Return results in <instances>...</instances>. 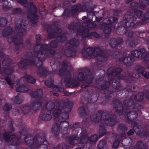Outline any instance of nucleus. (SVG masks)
I'll return each instance as SVG.
<instances>
[{
  "label": "nucleus",
  "mask_w": 149,
  "mask_h": 149,
  "mask_svg": "<svg viewBox=\"0 0 149 149\" xmlns=\"http://www.w3.org/2000/svg\"><path fill=\"white\" fill-rule=\"evenodd\" d=\"M28 23V21L23 19L19 24H16L14 28V31L16 35L9 37L13 32L12 28L10 26L5 28L3 30V35L5 37L8 38V41L10 43L14 42L16 45V48L17 50V47L22 43V39L21 37L25 35L26 34V29Z\"/></svg>",
  "instance_id": "1"
},
{
  "label": "nucleus",
  "mask_w": 149,
  "mask_h": 149,
  "mask_svg": "<svg viewBox=\"0 0 149 149\" xmlns=\"http://www.w3.org/2000/svg\"><path fill=\"white\" fill-rule=\"evenodd\" d=\"M35 52L32 51L28 52L26 54H24V56H23V58L25 61H21L18 64V66L21 69H25L28 65H35L38 68L37 71V74L41 77L43 75L46 74L47 72V70L42 66V61L38 60L37 57L35 55Z\"/></svg>",
  "instance_id": "2"
},
{
  "label": "nucleus",
  "mask_w": 149,
  "mask_h": 149,
  "mask_svg": "<svg viewBox=\"0 0 149 149\" xmlns=\"http://www.w3.org/2000/svg\"><path fill=\"white\" fill-rule=\"evenodd\" d=\"M91 119L95 123H97L103 120L106 125L110 126H113L117 123L116 114L108 113L106 111L102 110L99 111L93 115Z\"/></svg>",
  "instance_id": "3"
},
{
  "label": "nucleus",
  "mask_w": 149,
  "mask_h": 149,
  "mask_svg": "<svg viewBox=\"0 0 149 149\" xmlns=\"http://www.w3.org/2000/svg\"><path fill=\"white\" fill-rule=\"evenodd\" d=\"M125 19L119 23L121 26L117 27L118 30L120 31L123 30L122 31L123 34L125 33L127 31V28L134 26L136 27L137 26L141 25L142 24V23L140 22H138L136 24L133 22L136 20V18L133 12H127L125 15Z\"/></svg>",
  "instance_id": "4"
},
{
  "label": "nucleus",
  "mask_w": 149,
  "mask_h": 149,
  "mask_svg": "<svg viewBox=\"0 0 149 149\" xmlns=\"http://www.w3.org/2000/svg\"><path fill=\"white\" fill-rule=\"evenodd\" d=\"M35 53H36L37 57H38V60L39 61H42L45 60L48 55L47 54V51L52 55L55 54L54 50L50 49L47 44H42V45H37L34 47Z\"/></svg>",
  "instance_id": "5"
},
{
  "label": "nucleus",
  "mask_w": 149,
  "mask_h": 149,
  "mask_svg": "<svg viewBox=\"0 0 149 149\" xmlns=\"http://www.w3.org/2000/svg\"><path fill=\"white\" fill-rule=\"evenodd\" d=\"M122 71V69L120 68L113 69L111 70L112 74H109L108 76V79L110 80L113 79L114 75H115L114 79L113 80L112 84L114 88L118 89L120 91L123 89L120 79H123L124 78V76L120 74Z\"/></svg>",
  "instance_id": "6"
},
{
  "label": "nucleus",
  "mask_w": 149,
  "mask_h": 149,
  "mask_svg": "<svg viewBox=\"0 0 149 149\" xmlns=\"http://www.w3.org/2000/svg\"><path fill=\"white\" fill-rule=\"evenodd\" d=\"M30 94L31 97L35 99L33 102L34 104H33V107L36 109L41 107L44 100L42 97V90L41 89H38L36 92L31 93Z\"/></svg>",
  "instance_id": "7"
},
{
  "label": "nucleus",
  "mask_w": 149,
  "mask_h": 149,
  "mask_svg": "<svg viewBox=\"0 0 149 149\" xmlns=\"http://www.w3.org/2000/svg\"><path fill=\"white\" fill-rule=\"evenodd\" d=\"M84 73L82 72H79L77 75V78L79 80L83 81L86 79V82L88 84L92 83L94 77L93 72L89 68H85L84 71Z\"/></svg>",
  "instance_id": "8"
},
{
  "label": "nucleus",
  "mask_w": 149,
  "mask_h": 149,
  "mask_svg": "<svg viewBox=\"0 0 149 149\" xmlns=\"http://www.w3.org/2000/svg\"><path fill=\"white\" fill-rule=\"evenodd\" d=\"M77 34L79 35H81L83 38H87L88 39L91 38V36L98 38L100 36L99 34L96 32H89V29L88 28H85L81 25L77 27Z\"/></svg>",
  "instance_id": "9"
},
{
  "label": "nucleus",
  "mask_w": 149,
  "mask_h": 149,
  "mask_svg": "<svg viewBox=\"0 0 149 149\" xmlns=\"http://www.w3.org/2000/svg\"><path fill=\"white\" fill-rule=\"evenodd\" d=\"M67 62L66 61H64L63 62L58 74L60 75L65 76V84L66 86H69L70 85L71 76L69 71H65L67 66Z\"/></svg>",
  "instance_id": "10"
},
{
  "label": "nucleus",
  "mask_w": 149,
  "mask_h": 149,
  "mask_svg": "<svg viewBox=\"0 0 149 149\" xmlns=\"http://www.w3.org/2000/svg\"><path fill=\"white\" fill-rule=\"evenodd\" d=\"M58 25L57 22L55 21L47 28V31L50 32L48 36V39H51L54 38L58 33L61 32V29L57 27Z\"/></svg>",
  "instance_id": "11"
},
{
  "label": "nucleus",
  "mask_w": 149,
  "mask_h": 149,
  "mask_svg": "<svg viewBox=\"0 0 149 149\" xmlns=\"http://www.w3.org/2000/svg\"><path fill=\"white\" fill-rule=\"evenodd\" d=\"M18 2L24 7H29V8L27 12L28 13H34L37 12L36 7L33 2H28L27 0H18Z\"/></svg>",
  "instance_id": "12"
},
{
  "label": "nucleus",
  "mask_w": 149,
  "mask_h": 149,
  "mask_svg": "<svg viewBox=\"0 0 149 149\" xmlns=\"http://www.w3.org/2000/svg\"><path fill=\"white\" fill-rule=\"evenodd\" d=\"M113 106L118 114H122L124 111V107L120 100L118 99L114 100L113 102Z\"/></svg>",
  "instance_id": "13"
},
{
  "label": "nucleus",
  "mask_w": 149,
  "mask_h": 149,
  "mask_svg": "<svg viewBox=\"0 0 149 149\" xmlns=\"http://www.w3.org/2000/svg\"><path fill=\"white\" fill-rule=\"evenodd\" d=\"M35 147L41 144L45 140V134L44 132H41L36 135L34 137Z\"/></svg>",
  "instance_id": "14"
},
{
  "label": "nucleus",
  "mask_w": 149,
  "mask_h": 149,
  "mask_svg": "<svg viewBox=\"0 0 149 149\" xmlns=\"http://www.w3.org/2000/svg\"><path fill=\"white\" fill-rule=\"evenodd\" d=\"M96 82L99 85L101 86L102 89H105L109 87L110 82L109 81H106V78L104 77H98L96 79Z\"/></svg>",
  "instance_id": "15"
},
{
  "label": "nucleus",
  "mask_w": 149,
  "mask_h": 149,
  "mask_svg": "<svg viewBox=\"0 0 149 149\" xmlns=\"http://www.w3.org/2000/svg\"><path fill=\"white\" fill-rule=\"evenodd\" d=\"M123 39L121 38H111L109 40V42L111 48H116L123 42Z\"/></svg>",
  "instance_id": "16"
},
{
  "label": "nucleus",
  "mask_w": 149,
  "mask_h": 149,
  "mask_svg": "<svg viewBox=\"0 0 149 149\" xmlns=\"http://www.w3.org/2000/svg\"><path fill=\"white\" fill-rule=\"evenodd\" d=\"M45 85L47 86L48 87L52 89L55 91L63 92L64 91L63 88H59L56 86L53 83V81L51 79L45 81Z\"/></svg>",
  "instance_id": "17"
},
{
  "label": "nucleus",
  "mask_w": 149,
  "mask_h": 149,
  "mask_svg": "<svg viewBox=\"0 0 149 149\" xmlns=\"http://www.w3.org/2000/svg\"><path fill=\"white\" fill-rule=\"evenodd\" d=\"M64 107L62 106V103L58 102L56 105L53 111L54 116L57 118L64 111Z\"/></svg>",
  "instance_id": "18"
},
{
  "label": "nucleus",
  "mask_w": 149,
  "mask_h": 149,
  "mask_svg": "<svg viewBox=\"0 0 149 149\" xmlns=\"http://www.w3.org/2000/svg\"><path fill=\"white\" fill-rule=\"evenodd\" d=\"M59 102L62 103V106L64 107V111L66 112H69L71 111L73 104L72 101L68 100H61Z\"/></svg>",
  "instance_id": "19"
},
{
  "label": "nucleus",
  "mask_w": 149,
  "mask_h": 149,
  "mask_svg": "<svg viewBox=\"0 0 149 149\" xmlns=\"http://www.w3.org/2000/svg\"><path fill=\"white\" fill-rule=\"evenodd\" d=\"M57 120L59 122L61 123L65 122L66 124V127L69 125V123L68 122L66 121V120L69 118V114L66 112L64 111L62 113H61L58 117H57Z\"/></svg>",
  "instance_id": "20"
},
{
  "label": "nucleus",
  "mask_w": 149,
  "mask_h": 149,
  "mask_svg": "<svg viewBox=\"0 0 149 149\" xmlns=\"http://www.w3.org/2000/svg\"><path fill=\"white\" fill-rule=\"evenodd\" d=\"M34 104V103L31 104L30 105H26L23 106L20 109V110H22V112L24 114H27L29 113L32 109L34 110V111H36L38 108L35 109L33 104Z\"/></svg>",
  "instance_id": "21"
},
{
  "label": "nucleus",
  "mask_w": 149,
  "mask_h": 149,
  "mask_svg": "<svg viewBox=\"0 0 149 149\" xmlns=\"http://www.w3.org/2000/svg\"><path fill=\"white\" fill-rule=\"evenodd\" d=\"M119 61H122L127 66H130L132 63L134 61V58L131 56L124 57L122 56V58H120Z\"/></svg>",
  "instance_id": "22"
},
{
  "label": "nucleus",
  "mask_w": 149,
  "mask_h": 149,
  "mask_svg": "<svg viewBox=\"0 0 149 149\" xmlns=\"http://www.w3.org/2000/svg\"><path fill=\"white\" fill-rule=\"evenodd\" d=\"M22 79L23 82L25 83V84H26L27 82L34 84L36 81V79L35 78L27 73L24 74V77Z\"/></svg>",
  "instance_id": "23"
},
{
  "label": "nucleus",
  "mask_w": 149,
  "mask_h": 149,
  "mask_svg": "<svg viewBox=\"0 0 149 149\" xmlns=\"http://www.w3.org/2000/svg\"><path fill=\"white\" fill-rule=\"evenodd\" d=\"M127 130L128 127L125 124L123 123L118 124L117 127V130L120 134L121 135H124Z\"/></svg>",
  "instance_id": "24"
},
{
  "label": "nucleus",
  "mask_w": 149,
  "mask_h": 149,
  "mask_svg": "<svg viewBox=\"0 0 149 149\" xmlns=\"http://www.w3.org/2000/svg\"><path fill=\"white\" fill-rule=\"evenodd\" d=\"M41 116L42 119L44 121L50 120L52 118V115L50 111L46 110L43 111Z\"/></svg>",
  "instance_id": "25"
},
{
  "label": "nucleus",
  "mask_w": 149,
  "mask_h": 149,
  "mask_svg": "<svg viewBox=\"0 0 149 149\" xmlns=\"http://www.w3.org/2000/svg\"><path fill=\"white\" fill-rule=\"evenodd\" d=\"M24 140L26 143L29 146H32V147H35L34 138L31 134H27L25 137Z\"/></svg>",
  "instance_id": "26"
},
{
  "label": "nucleus",
  "mask_w": 149,
  "mask_h": 149,
  "mask_svg": "<svg viewBox=\"0 0 149 149\" xmlns=\"http://www.w3.org/2000/svg\"><path fill=\"white\" fill-rule=\"evenodd\" d=\"M138 116V113L136 111L132 109L129 111L127 114V118L129 120L132 121L136 119Z\"/></svg>",
  "instance_id": "27"
},
{
  "label": "nucleus",
  "mask_w": 149,
  "mask_h": 149,
  "mask_svg": "<svg viewBox=\"0 0 149 149\" xmlns=\"http://www.w3.org/2000/svg\"><path fill=\"white\" fill-rule=\"evenodd\" d=\"M82 25H81L85 28H87L86 27L90 28H95L96 26V24L95 23L89 20H86L84 21Z\"/></svg>",
  "instance_id": "28"
},
{
  "label": "nucleus",
  "mask_w": 149,
  "mask_h": 149,
  "mask_svg": "<svg viewBox=\"0 0 149 149\" xmlns=\"http://www.w3.org/2000/svg\"><path fill=\"white\" fill-rule=\"evenodd\" d=\"M69 46L68 44H67L66 47L67 48L65 51V54L67 57H70L75 56L76 54L75 50L72 47L68 48Z\"/></svg>",
  "instance_id": "29"
},
{
  "label": "nucleus",
  "mask_w": 149,
  "mask_h": 149,
  "mask_svg": "<svg viewBox=\"0 0 149 149\" xmlns=\"http://www.w3.org/2000/svg\"><path fill=\"white\" fill-rule=\"evenodd\" d=\"M60 127V126L56 123H54L53 124L52 129V132L56 136H58L59 134Z\"/></svg>",
  "instance_id": "30"
},
{
  "label": "nucleus",
  "mask_w": 149,
  "mask_h": 149,
  "mask_svg": "<svg viewBox=\"0 0 149 149\" xmlns=\"http://www.w3.org/2000/svg\"><path fill=\"white\" fill-rule=\"evenodd\" d=\"M21 81L22 85L17 87L16 91L18 92H26L28 91L29 89L26 86L25 83L24 82L23 83V81L22 80V79L21 80Z\"/></svg>",
  "instance_id": "31"
},
{
  "label": "nucleus",
  "mask_w": 149,
  "mask_h": 149,
  "mask_svg": "<svg viewBox=\"0 0 149 149\" xmlns=\"http://www.w3.org/2000/svg\"><path fill=\"white\" fill-rule=\"evenodd\" d=\"M78 137L76 135L71 136L66 139L67 142L71 145L73 146L77 142Z\"/></svg>",
  "instance_id": "32"
},
{
  "label": "nucleus",
  "mask_w": 149,
  "mask_h": 149,
  "mask_svg": "<svg viewBox=\"0 0 149 149\" xmlns=\"http://www.w3.org/2000/svg\"><path fill=\"white\" fill-rule=\"evenodd\" d=\"M81 135L79 140V142L81 144L84 145L88 140V138L87 133L85 131H83L81 133Z\"/></svg>",
  "instance_id": "33"
},
{
  "label": "nucleus",
  "mask_w": 149,
  "mask_h": 149,
  "mask_svg": "<svg viewBox=\"0 0 149 149\" xmlns=\"http://www.w3.org/2000/svg\"><path fill=\"white\" fill-rule=\"evenodd\" d=\"M94 48H88L86 50V52H84L82 53V56L84 58H87V55L90 56L92 55H93Z\"/></svg>",
  "instance_id": "34"
},
{
  "label": "nucleus",
  "mask_w": 149,
  "mask_h": 149,
  "mask_svg": "<svg viewBox=\"0 0 149 149\" xmlns=\"http://www.w3.org/2000/svg\"><path fill=\"white\" fill-rule=\"evenodd\" d=\"M79 7L78 5H74L72 8L70 13L72 16L73 17L76 16L80 12V10L79 9Z\"/></svg>",
  "instance_id": "35"
},
{
  "label": "nucleus",
  "mask_w": 149,
  "mask_h": 149,
  "mask_svg": "<svg viewBox=\"0 0 149 149\" xmlns=\"http://www.w3.org/2000/svg\"><path fill=\"white\" fill-rule=\"evenodd\" d=\"M133 129L135 132L137 134L142 133L143 131V128L140 125L135 124L133 126Z\"/></svg>",
  "instance_id": "36"
},
{
  "label": "nucleus",
  "mask_w": 149,
  "mask_h": 149,
  "mask_svg": "<svg viewBox=\"0 0 149 149\" xmlns=\"http://www.w3.org/2000/svg\"><path fill=\"white\" fill-rule=\"evenodd\" d=\"M11 144L17 146L19 145L21 143L20 139L19 136H14L10 140Z\"/></svg>",
  "instance_id": "37"
},
{
  "label": "nucleus",
  "mask_w": 149,
  "mask_h": 149,
  "mask_svg": "<svg viewBox=\"0 0 149 149\" xmlns=\"http://www.w3.org/2000/svg\"><path fill=\"white\" fill-rule=\"evenodd\" d=\"M147 145L141 141H138L135 146L134 149H145Z\"/></svg>",
  "instance_id": "38"
},
{
  "label": "nucleus",
  "mask_w": 149,
  "mask_h": 149,
  "mask_svg": "<svg viewBox=\"0 0 149 149\" xmlns=\"http://www.w3.org/2000/svg\"><path fill=\"white\" fill-rule=\"evenodd\" d=\"M141 56L142 59L145 61H148L149 60V55L146 53V50L145 49L142 48L141 49Z\"/></svg>",
  "instance_id": "39"
},
{
  "label": "nucleus",
  "mask_w": 149,
  "mask_h": 149,
  "mask_svg": "<svg viewBox=\"0 0 149 149\" xmlns=\"http://www.w3.org/2000/svg\"><path fill=\"white\" fill-rule=\"evenodd\" d=\"M36 12L34 13H32V14L28 15L27 16L28 18L33 24L36 23L38 22L37 16L34 14Z\"/></svg>",
  "instance_id": "40"
},
{
  "label": "nucleus",
  "mask_w": 149,
  "mask_h": 149,
  "mask_svg": "<svg viewBox=\"0 0 149 149\" xmlns=\"http://www.w3.org/2000/svg\"><path fill=\"white\" fill-rule=\"evenodd\" d=\"M13 136L14 135L9 132H5L3 134V139L7 142L10 141L12 138Z\"/></svg>",
  "instance_id": "41"
},
{
  "label": "nucleus",
  "mask_w": 149,
  "mask_h": 149,
  "mask_svg": "<svg viewBox=\"0 0 149 149\" xmlns=\"http://www.w3.org/2000/svg\"><path fill=\"white\" fill-rule=\"evenodd\" d=\"M144 93L141 92L137 94L134 97V100L136 101L140 102L142 101L143 99Z\"/></svg>",
  "instance_id": "42"
},
{
  "label": "nucleus",
  "mask_w": 149,
  "mask_h": 149,
  "mask_svg": "<svg viewBox=\"0 0 149 149\" xmlns=\"http://www.w3.org/2000/svg\"><path fill=\"white\" fill-rule=\"evenodd\" d=\"M23 101V96L19 93H18L17 95L15 97L14 99V102L18 104L21 103Z\"/></svg>",
  "instance_id": "43"
},
{
  "label": "nucleus",
  "mask_w": 149,
  "mask_h": 149,
  "mask_svg": "<svg viewBox=\"0 0 149 149\" xmlns=\"http://www.w3.org/2000/svg\"><path fill=\"white\" fill-rule=\"evenodd\" d=\"M108 59V56L104 53V52L97 57L98 61L100 62H105L107 61Z\"/></svg>",
  "instance_id": "44"
},
{
  "label": "nucleus",
  "mask_w": 149,
  "mask_h": 149,
  "mask_svg": "<svg viewBox=\"0 0 149 149\" xmlns=\"http://www.w3.org/2000/svg\"><path fill=\"white\" fill-rule=\"evenodd\" d=\"M5 80L7 84L11 86L13 88V86H15L17 84V82L16 81L15 82L12 81L11 77H10L6 76Z\"/></svg>",
  "instance_id": "45"
},
{
  "label": "nucleus",
  "mask_w": 149,
  "mask_h": 149,
  "mask_svg": "<svg viewBox=\"0 0 149 149\" xmlns=\"http://www.w3.org/2000/svg\"><path fill=\"white\" fill-rule=\"evenodd\" d=\"M102 28L103 29V31L104 33L106 34H109L111 31V28L110 26L107 24H104Z\"/></svg>",
  "instance_id": "46"
},
{
  "label": "nucleus",
  "mask_w": 149,
  "mask_h": 149,
  "mask_svg": "<svg viewBox=\"0 0 149 149\" xmlns=\"http://www.w3.org/2000/svg\"><path fill=\"white\" fill-rule=\"evenodd\" d=\"M55 105L54 103L52 102H48L46 105V111H51L55 108Z\"/></svg>",
  "instance_id": "47"
},
{
  "label": "nucleus",
  "mask_w": 149,
  "mask_h": 149,
  "mask_svg": "<svg viewBox=\"0 0 149 149\" xmlns=\"http://www.w3.org/2000/svg\"><path fill=\"white\" fill-rule=\"evenodd\" d=\"M94 50L93 56L97 57L104 52L99 47H96L94 48Z\"/></svg>",
  "instance_id": "48"
},
{
  "label": "nucleus",
  "mask_w": 149,
  "mask_h": 149,
  "mask_svg": "<svg viewBox=\"0 0 149 149\" xmlns=\"http://www.w3.org/2000/svg\"><path fill=\"white\" fill-rule=\"evenodd\" d=\"M79 40L75 38H72L69 40L68 44L70 45L73 46H77L79 45Z\"/></svg>",
  "instance_id": "49"
},
{
  "label": "nucleus",
  "mask_w": 149,
  "mask_h": 149,
  "mask_svg": "<svg viewBox=\"0 0 149 149\" xmlns=\"http://www.w3.org/2000/svg\"><path fill=\"white\" fill-rule=\"evenodd\" d=\"M60 33H58L55 37H56V40L59 42H63L65 41L66 40L65 34H62L59 35Z\"/></svg>",
  "instance_id": "50"
},
{
  "label": "nucleus",
  "mask_w": 149,
  "mask_h": 149,
  "mask_svg": "<svg viewBox=\"0 0 149 149\" xmlns=\"http://www.w3.org/2000/svg\"><path fill=\"white\" fill-rule=\"evenodd\" d=\"M99 134L100 137H101L106 133V131L104 129L103 124H100L99 126Z\"/></svg>",
  "instance_id": "51"
},
{
  "label": "nucleus",
  "mask_w": 149,
  "mask_h": 149,
  "mask_svg": "<svg viewBox=\"0 0 149 149\" xmlns=\"http://www.w3.org/2000/svg\"><path fill=\"white\" fill-rule=\"evenodd\" d=\"M149 0H140V8L143 9L148 5Z\"/></svg>",
  "instance_id": "52"
},
{
  "label": "nucleus",
  "mask_w": 149,
  "mask_h": 149,
  "mask_svg": "<svg viewBox=\"0 0 149 149\" xmlns=\"http://www.w3.org/2000/svg\"><path fill=\"white\" fill-rule=\"evenodd\" d=\"M68 147L66 143H61L58 144L56 147L57 149H68Z\"/></svg>",
  "instance_id": "53"
},
{
  "label": "nucleus",
  "mask_w": 149,
  "mask_h": 149,
  "mask_svg": "<svg viewBox=\"0 0 149 149\" xmlns=\"http://www.w3.org/2000/svg\"><path fill=\"white\" fill-rule=\"evenodd\" d=\"M134 102L132 99L131 98L125 100L123 101L124 104L127 107H131L132 105Z\"/></svg>",
  "instance_id": "54"
},
{
  "label": "nucleus",
  "mask_w": 149,
  "mask_h": 149,
  "mask_svg": "<svg viewBox=\"0 0 149 149\" xmlns=\"http://www.w3.org/2000/svg\"><path fill=\"white\" fill-rule=\"evenodd\" d=\"M105 89L104 92L105 97L107 99L112 97L113 95V92L107 89V88Z\"/></svg>",
  "instance_id": "55"
},
{
  "label": "nucleus",
  "mask_w": 149,
  "mask_h": 149,
  "mask_svg": "<svg viewBox=\"0 0 149 149\" xmlns=\"http://www.w3.org/2000/svg\"><path fill=\"white\" fill-rule=\"evenodd\" d=\"M98 136L96 134L91 135L88 138V140L92 143H94L98 140Z\"/></svg>",
  "instance_id": "56"
},
{
  "label": "nucleus",
  "mask_w": 149,
  "mask_h": 149,
  "mask_svg": "<svg viewBox=\"0 0 149 149\" xmlns=\"http://www.w3.org/2000/svg\"><path fill=\"white\" fill-rule=\"evenodd\" d=\"M13 121L11 120L8 122V130L9 131V132H12L15 130V128L13 126Z\"/></svg>",
  "instance_id": "57"
},
{
  "label": "nucleus",
  "mask_w": 149,
  "mask_h": 149,
  "mask_svg": "<svg viewBox=\"0 0 149 149\" xmlns=\"http://www.w3.org/2000/svg\"><path fill=\"white\" fill-rule=\"evenodd\" d=\"M142 48L138 49V50H135L132 51V54L134 57H137L139 56L140 55H141V50Z\"/></svg>",
  "instance_id": "58"
},
{
  "label": "nucleus",
  "mask_w": 149,
  "mask_h": 149,
  "mask_svg": "<svg viewBox=\"0 0 149 149\" xmlns=\"http://www.w3.org/2000/svg\"><path fill=\"white\" fill-rule=\"evenodd\" d=\"M13 72V68H9L5 67L4 68V72L7 75H11Z\"/></svg>",
  "instance_id": "59"
},
{
  "label": "nucleus",
  "mask_w": 149,
  "mask_h": 149,
  "mask_svg": "<svg viewBox=\"0 0 149 149\" xmlns=\"http://www.w3.org/2000/svg\"><path fill=\"white\" fill-rule=\"evenodd\" d=\"M132 105L133 109L132 110H134V111H136L137 113L139 111L141 107V106L139 104L137 103H136Z\"/></svg>",
  "instance_id": "60"
},
{
  "label": "nucleus",
  "mask_w": 149,
  "mask_h": 149,
  "mask_svg": "<svg viewBox=\"0 0 149 149\" xmlns=\"http://www.w3.org/2000/svg\"><path fill=\"white\" fill-rule=\"evenodd\" d=\"M79 115L81 117L87 115L84 108L83 107H81L78 110Z\"/></svg>",
  "instance_id": "61"
},
{
  "label": "nucleus",
  "mask_w": 149,
  "mask_h": 149,
  "mask_svg": "<svg viewBox=\"0 0 149 149\" xmlns=\"http://www.w3.org/2000/svg\"><path fill=\"white\" fill-rule=\"evenodd\" d=\"M87 17L89 19H93V18H95V15L94 12L92 9H91L90 11L87 10Z\"/></svg>",
  "instance_id": "62"
},
{
  "label": "nucleus",
  "mask_w": 149,
  "mask_h": 149,
  "mask_svg": "<svg viewBox=\"0 0 149 149\" xmlns=\"http://www.w3.org/2000/svg\"><path fill=\"white\" fill-rule=\"evenodd\" d=\"M130 140L129 139L125 138L123 139L121 143L123 146H127L126 148H127V146H130Z\"/></svg>",
  "instance_id": "63"
},
{
  "label": "nucleus",
  "mask_w": 149,
  "mask_h": 149,
  "mask_svg": "<svg viewBox=\"0 0 149 149\" xmlns=\"http://www.w3.org/2000/svg\"><path fill=\"white\" fill-rule=\"evenodd\" d=\"M22 10L20 8H17L13 9L12 10V14L13 15L19 14L22 13Z\"/></svg>",
  "instance_id": "64"
}]
</instances>
